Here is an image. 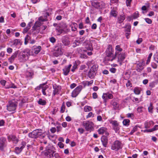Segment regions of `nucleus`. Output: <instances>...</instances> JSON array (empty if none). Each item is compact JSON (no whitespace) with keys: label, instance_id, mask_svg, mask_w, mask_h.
I'll return each instance as SVG.
<instances>
[{"label":"nucleus","instance_id":"f257e3e1","mask_svg":"<svg viewBox=\"0 0 158 158\" xmlns=\"http://www.w3.org/2000/svg\"><path fill=\"white\" fill-rule=\"evenodd\" d=\"M30 51L28 49L22 51L19 54V60L22 62L26 61L28 59L29 56L30 55Z\"/></svg>","mask_w":158,"mask_h":158},{"label":"nucleus","instance_id":"f03ea898","mask_svg":"<svg viewBox=\"0 0 158 158\" xmlns=\"http://www.w3.org/2000/svg\"><path fill=\"white\" fill-rule=\"evenodd\" d=\"M43 134V131L41 129H37L34 130L28 134L29 137L36 138L41 135Z\"/></svg>","mask_w":158,"mask_h":158},{"label":"nucleus","instance_id":"7ed1b4c3","mask_svg":"<svg viewBox=\"0 0 158 158\" xmlns=\"http://www.w3.org/2000/svg\"><path fill=\"white\" fill-rule=\"evenodd\" d=\"M82 125L87 131L90 132L93 129V123L92 122L89 121H83Z\"/></svg>","mask_w":158,"mask_h":158},{"label":"nucleus","instance_id":"20e7f679","mask_svg":"<svg viewBox=\"0 0 158 158\" xmlns=\"http://www.w3.org/2000/svg\"><path fill=\"white\" fill-rule=\"evenodd\" d=\"M45 148V150L43 152L44 155L49 158L53 157L54 156L53 154L55 152L49 148L48 147H47Z\"/></svg>","mask_w":158,"mask_h":158},{"label":"nucleus","instance_id":"39448f33","mask_svg":"<svg viewBox=\"0 0 158 158\" xmlns=\"http://www.w3.org/2000/svg\"><path fill=\"white\" fill-rule=\"evenodd\" d=\"M122 148L121 143L118 140H116L112 144L111 147L112 150L118 151Z\"/></svg>","mask_w":158,"mask_h":158},{"label":"nucleus","instance_id":"423d86ee","mask_svg":"<svg viewBox=\"0 0 158 158\" xmlns=\"http://www.w3.org/2000/svg\"><path fill=\"white\" fill-rule=\"evenodd\" d=\"M82 88V86L81 85H79L73 91L71 95L72 97L73 98L76 97L80 93Z\"/></svg>","mask_w":158,"mask_h":158},{"label":"nucleus","instance_id":"0eeeda50","mask_svg":"<svg viewBox=\"0 0 158 158\" xmlns=\"http://www.w3.org/2000/svg\"><path fill=\"white\" fill-rule=\"evenodd\" d=\"M40 26V22H36L35 23L31 29L34 34H37L39 32Z\"/></svg>","mask_w":158,"mask_h":158},{"label":"nucleus","instance_id":"6e6552de","mask_svg":"<svg viewBox=\"0 0 158 158\" xmlns=\"http://www.w3.org/2000/svg\"><path fill=\"white\" fill-rule=\"evenodd\" d=\"M6 146V140L5 137H3L0 138V150L2 151L5 148Z\"/></svg>","mask_w":158,"mask_h":158},{"label":"nucleus","instance_id":"1a4fd4ad","mask_svg":"<svg viewBox=\"0 0 158 158\" xmlns=\"http://www.w3.org/2000/svg\"><path fill=\"white\" fill-rule=\"evenodd\" d=\"M102 98L104 100V102L105 104L106 105V102L109 99H112L113 98V96L112 94L109 93H104L102 96Z\"/></svg>","mask_w":158,"mask_h":158},{"label":"nucleus","instance_id":"9d476101","mask_svg":"<svg viewBox=\"0 0 158 158\" xmlns=\"http://www.w3.org/2000/svg\"><path fill=\"white\" fill-rule=\"evenodd\" d=\"M62 42L65 46H69L70 44L69 39L67 35H65L62 37Z\"/></svg>","mask_w":158,"mask_h":158},{"label":"nucleus","instance_id":"9b49d317","mask_svg":"<svg viewBox=\"0 0 158 158\" xmlns=\"http://www.w3.org/2000/svg\"><path fill=\"white\" fill-rule=\"evenodd\" d=\"M90 2L92 6L97 9H99L102 8V4L96 1H92Z\"/></svg>","mask_w":158,"mask_h":158},{"label":"nucleus","instance_id":"f8f14e48","mask_svg":"<svg viewBox=\"0 0 158 158\" xmlns=\"http://www.w3.org/2000/svg\"><path fill=\"white\" fill-rule=\"evenodd\" d=\"M84 45L85 48L87 50L91 51L93 50V48L92 44L90 41L87 40H85L84 43Z\"/></svg>","mask_w":158,"mask_h":158},{"label":"nucleus","instance_id":"ddd939ff","mask_svg":"<svg viewBox=\"0 0 158 158\" xmlns=\"http://www.w3.org/2000/svg\"><path fill=\"white\" fill-rule=\"evenodd\" d=\"M112 52V50H107V49H106V54L107 55V56L108 57H110V58L108 59V61H112L115 58V55L114 56H112L113 55Z\"/></svg>","mask_w":158,"mask_h":158},{"label":"nucleus","instance_id":"4468645a","mask_svg":"<svg viewBox=\"0 0 158 158\" xmlns=\"http://www.w3.org/2000/svg\"><path fill=\"white\" fill-rule=\"evenodd\" d=\"M72 64H69L68 66H65L64 68L63 69V73L65 76H67L68 75L70 71V69L72 66Z\"/></svg>","mask_w":158,"mask_h":158},{"label":"nucleus","instance_id":"2eb2a0df","mask_svg":"<svg viewBox=\"0 0 158 158\" xmlns=\"http://www.w3.org/2000/svg\"><path fill=\"white\" fill-rule=\"evenodd\" d=\"M118 54V61H120L121 62L123 61L126 57V55L125 53H124L122 52L120 54H118V52H116L115 56Z\"/></svg>","mask_w":158,"mask_h":158},{"label":"nucleus","instance_id":"dca6fc26","mask_svg":"<svg viewBox=\"0 0 158 158\" xmlns=\"http://www.w3.org/2000/svg\"><path fill=\"white\" fill-rule=\"evenodd\" d=\"M9 141L11 140L13 142V143L16 144L19 141V139L14 135H9L7 138Z\"/></svg>","mask_w":158,"mask_h":158},{"label":"nucleus","instance_id":"f3484780","mask_svg":"<svg viewBox=\"0 0 158 158\" xmlns=\"http://www.w3.org/2000/svg\"><path fill=\"white\" fill-rule=\"evenodd\" d=\"M53 87L54 89L53 91V94L54 96H55L56 94L59 93V91L60 90L61 88L60 86L57 85L56 84L53 85Z\"/></svg>","mask_w":158,"mask_h":158},{"label":"nucleus","instance_id":"a211bd4d","mask_svg":"<svg viewBox=\"0 0 158 158\" xmlns=\"http://www.w3.org/2000/svg\"><path fill=\"white\" fill-rule=\"evenodd\" d=\"M107 129L105 127H102L99 129L98 131V133L100 134H103L105 133V135L108 136L109 133L107 131Z\"/></svg>","mask_w":158,"mask_h":158},{"label":"nucleus","instance_id":"6ab92c4d","mask_svg":"<svg viewBox=\"0 0 158 158\" xmlns=\"http://www.w3.org/2000/svg\"><path fill=\"white\" fill-rule=\"evenodd\" d=\"M107 136L103 135L101 138V142L103 145L105 147H107V145L108 142V139L107 137Z\"/></svg>","mask_w":158,"mask_h":158},{"label":"nucleus","instance_id":"aec40b11","mask_svg":"<svg viewBox=\"0 0 158 158\" xmlns=\"http://www.w3.org/2000/svg\"><path fill=\"white\" fill-rule=\"evenodd\" d=\"M125 18L126 15L123 13L119 15L117 18V23H122Z\"/></svg>","mask_w":158,"mask_h":158},{"label":"nucleus","instance_id":"412c9836","mask_svg":"<svg viewBox=\"0 0 158 158\" xmlns=\"http://www.w3.org/2000/svg\"><path fill=\"white\" fill-rule=\"evenodd\" d=\"M18 105V102L14 100H13L9 101L8 105H7V107L9 106L11 107L15 108L16 109V107Z\"/></svg>","mask_w":158,"mask_h":158},{"label":"nucleus","instance_id":"4be33fe9","mask_svg":"<svg viewBox=\"0 0 158 158\" xmlns=\"http://www.w3.org/2000/svg\"><path fill=\"white\" fill-rule=\"evenodd\" d=\"M62 54V52L60 48H57L54 52L53 55L56 57H58Z\"/></svg>","mask_w":158,"mask_h":158},{"label":"nucleus","instance_id":"5701e85b","mask_svg":"<svg viewBox=\"0 0 158 158\" xmlns=\"http://www.w3.org/2000/svg\"><path fill=\"white\" fill-rule=\"evenodd\" d=\"M117 10V8H113L110 12V15L111 16L116 17L118 14Z\"/></svg>","mask_w":158,"mask_h":158},{"label":"nucleus","instance_id":"b1692460","mask_svg":"<svg viewBox=\"0 0 158 158\" xmlns=\"http://www.w3.org/2000/svg\"><path fill=\"white\" fill-rule=\"evenodd\" d=\"M18 52L19 51H15L13 54V55L8 60L10 63H12L15 59L16 57L18 54Z\"/></svg>","mask_w":158,"mask_h":158},{"label":"nucleus","instance_id":"393cba45","mask_svg":"<svg viewBox=\"0 0 158 158\" xmlns=\"http://www.w3.org/2000/svg\"><path fill=\"white\" fill-rule=\"evenodd\" d=\"M41 47L40 46H34L32 47V49L34 50V53L35 54H38L40 51Z\"/></svg>","mask_w":158,"mask_h":158},{"label":"nucleus","instance_id":"a878e982","mask_svg":"<svg viewBox=\"0 0 158 158\" xmlns=\"http://www.w3.org/2000/svg\"><path fill=\"white\" fill-rule=\"evenodd\" d=\"M24 147V145L22 143V145L20 147H16L15 148V152L17 154H19L22 151L23 148Z\"/></svg>","mask_w":158,"mask_h":158},{"label":"nucleus","instance_id":"bb28decb","mask_svg":"<svg viewBox=\"0 0 158 158\" xmlns=\"http://www.w3.org/2000/svg\"><path fill=\"white\" fill-rule=\"evenodd\" d=\"M154 124V122L152 121H150L149 122H146L144 123L145 128H149L151 125H153Z\"/></svg>","mask_w":158,"mask_h":158},{"label":"nucleus","instance_id":"cd10ccee","mask_svg":"<svg viewBox=\"0 0 158 158\" xmlns=\"http://www.w3.org/2000/svg\"><path fill=\"white\" fill-rule=\"evenodd\" d=\"M96 74L95 72H94L89 70L88 72V76L90 78H93L95 77Z\"/></svg>","mask_w":158,"mask_h":158},{"label":"nucleus","instance_id":"c85d7f7f","mask_svg":"<svg viewBox=\"0 0 158 158\" xmlns=\"http://www.w3.org/2000/svg\"><path fill=\"white\" fill-rule=\"evenodd\" d=\"M56 31L57 32V35H60L64 31V30L61 28H60L59 26L56 27Z\"/></svg>","mask_w":158,"mask_h":158},{"label":"nucleus","instance_id":"c756f323","mask_svg":"<svg viewBox=\"0 0 158 158\" xmlns=\"http://www.w3.org/2000/svg\"><path fill=\"white\" fill-rule=\"evenodd\" d=\"M98 69V65L97 64H95L93 65L91 67L90 70L91 71L93 72H95V73H97V71Z\"/></svg>","mask_w":158,"mask_h":158},{"label":"nucleus","instance_id":"7c9ffc66","mask_svg":"<svg viewBox=\"0 0 158 158\" xmlns=\"http://www.w3.org/2000/svg\"><path fill=\"white\" fill-rule=\"evenodd\" d=\"M124 28H126L125 31L130 32L131 31V26L130 23H128L125 25Z\"/></svg>","mask_w":158,"mask_h":158},{"label":"nucleus","instance_id":"2f4dec72","mask_svg":"<svg viewBox=\"0 0 158 158\" xmlns=\"http://www.w3.org/2000/svg\"><path fill=\"white\" fill-rule=\"evenodd\" d=\"M111 104L114 109H118L119 106V104L115 100H113L111 101Z\"/></svg>","mask_w":158,"mask_h":158},{"label":"nucleus","instance_id":"473e14b6","mask_svg":"<svg viewBox=\"0 0 158 158\" xmlns=\"http://www.w3.org/2000/svg\"><path fill=\"white\" fill-rule=\"evenodd\" d=\"M140 91L139 88L138 87H135L134 89V93L137 95L139 94L140 93Z\"/></svg>","mask_w":158,"mask_h":158},{"label":"nucleus","instance_id":"72a5a7b5","mask_svg":"<svg viewBox=\"0 0 158 158\" xmlns=\"http://www.w3.org/2000/svg\"><path fill=\"white\" fill-rule=\"evenodd\" d=\"M38 103L40 105H45L46 101L45 100H43L41 98H40L38 101Z\"/></svg>","mask_w":158,"mask_h":158},{"label":"nucleus","instance_id":"f704fd0d","mask_svg":"<svg viewBox=\"0 0 158 158\" xmlns=\"http://www.w3.org/2000/svg\"><path fill=\"white\" fill-rule=\"evenodd\" d=\"M157 82L156 81H152L149 83V86L151 88L155 87V85L157 84Z\"/></svg>","mask_w":158,"mask_h":158},{"label":"nucleus","instance_id":"c9c22d12","mask_svg":"<svg viewBox=\"0 0 158 158\" xmlns=\"http://www.w3.org/2000/svg\"><path fill=\"white\" fill-rule=\"evenodd\" d=\"M110 123L113 126V127H117L118 126V123L115 120H111L110 121Z\"/></svg>","mask_w":158,"mask_h":158},{"label":"nucleus","instance_id":"e433bc0d","mask_svg":"<svg viewBox=\"0 0 158 158\" xmlns=\"http://www.w3.org/2000/svg\"><path fill=\"white\" fill-rule=\"evenodd\" d=\"M60 28H61L62 29L64 30V29L67 28V26L66 24L64 23H61L60 25L59 26Z\"/></svg>","mask_w":158,"mask_h":158},{"label":"nucleus","instance_id":"4c0bfd02","mask_svg":"<svg viewBox=\"0 0 158 158\" xmlns=\"http://www.w3.org/2000/svg\"><path fill=\"white\" fill-rule=\"evenodd\" d=\"M130 120L128 119H124L123 121V123L124 125L128 126L129 125Z\"/></svg>","mask_w":158,"mask_h":158},{"label":"nucleus","instance_id":"58836bf2","mask_svg":"<svg viewBox=\"0 0 158 158\" xmlns=\"http://www.w3.org/2000/svg\"><path fill=\"white\" fill-rule=\"evenodd\" d=\"M138 127V126L137 125L135 126V127H134L133 128V129L131 131L130 134L131 135H132L136 131H137V127Z\"/></svg>","mask_w":158,"mask_h":158},{"label":"nucleus","instance_id":"ea45409f","mask_svg":"<svg viewBox=\"0 0 158 158\" xmlns=\"http://www.w3.org/2000/svg\"><path fill=\"white\" fill-rule=\"evenodd\" d=\"M77 68V64L76 62H75L73 64V66L72 68L71 69V71L73 72H74L75 69Z\"/></svg>","mask_w":158,"mask_h":158},{"label":"nucleus","instance_id":"a19ab883","mask_svg":"<svg viewBox=\"0 0 158 158\" xmlns=\"http://www.w3.org/2000/svg\"><path fill=\"white\" fill-rule=\"evenodd\" d=\"M20 43V40L19 39L15 40L13 42V44L16 46Z\"/></svg>","mask_w":158,"mask_h":158},{"label":"nucleus","instance_id":"79ce46f5","mask_svg":"<svg viewBox=\"0 0 158 158\" xmlns=\"http://www.w3.org/2000/svg\"><path fill=\"white\" fill-rule=\"evenodd\" d=\"M145 65V63L144 61H143L141 62H140L137 64L138 67L139 68H144L143 67Z\"/></svg>","mask_w":158,"mask_h":158},{"label":"nucleus","instance_id":"37998d69","mask_svg":"<svg viewBox=\"0 0 158 158\" xmlns=\"http://www.w3.org/2000/svg\"><path fill=\"white\" fill-rule=\"evenodd\" d=\"M152 53H151L149 54V55L148 56V59L147 61L146 62V64H148L150 62V59L151 58V57L152 56Z\"/></svg>","mask_w":158,"mask_h":158},{"label":"nucleus","instance_id":"c03bdc74","mask_svg":"<svg viewBox=\"0 0 158 158\" xmlns=\"http://www.w3.org/2000/svg\"><path fill=\"white\" fill-rule=\"evenodd\" d=\"M139 16V14L138 12H135L132 15V18L134 19H137Z\"/></svg>","mask_w":158,"mask_h":158},{"label":"nucleus","instance_id":"a18cd8bd","mask_svg":"<svg viewBox=\"0 0 158 158\" xmlns=\"http://www.w3.org/2000/svg\"><path fill=\"white\" fill-rule=\"evenodd\" d=\"M154 60L158 63V53H156L154 56Z\"/></svg>","mask_w":158,"mask_h":158},{"label":"nucleus","instance_id":"49530a36","mask_svg":"<svg viewBox=\"0 0 158 158\" xmlns=\"http://www.w3.org/2000/svg\"><path fill=\"white\" fill-rule=\"evenodd\" d=\"M115 49L119 52H122L123 50V49L120 48L119 45H117L116 46Z\"/></svg>","mask_w":158,"mask_h":158},{"label":"nucleus","instance_id":"de8ad7c7","mask_svg":"<svg viewBox=\"0 0 158 158\" xmlns=\"http://www.w3.org/2000/svg\"><path fill=\"white\" fill-rule=\"evenodd\" d=\"M29 36L28 35H27L26 36L25 38V41H24V44L25 45H26L28 43V40L29 39Z\"/></svg>","mask_w":158,"mask_h":158},{"label":"nucleus","instance_id":"09e8293b","mask_svg":"<svg viewBox=\"0 0 158 158\" xmlns=\"http://www.w3.org/2000/svg\"><path fill=\"white\" fill-rule=\"evenodd\" d=\"M145 21L148 24H150L152 23V21L148 18H146L144 19Z\"/></svg>","mask_w":158,"mask_h":158},{"label":"nucleus","instance_id":"8fccbe9b","mask_svg":"<svg viewBox=\"0 0 158 158\" xmlns=\"http://www.w3.org/2000/svg\"><path fill=\"white\" fill-rule=\"evenodd\" d=\"M132 0H126V4L127 6H130L131 2Z\"/></svg>","mask_w":158,"mask_h":158},{"label":"nucleus","instance_id":"3c124183","mask_svg":"<svg viewBox=\"0 0 158 158\" xmlns=\"http://www.w3.org/2000/svg\"><path fill=\"white\" fill-rule=\"evenodd\" d=\"M126 85L127 87H131L132 86V84L130 80H128L127 83L126 84Z\"/></svg>","mask_w":158,"mask_h":158},{"label":"nucleus","instance_id":"603ef678","mask_svg":"<svg viewBox=\"0 0 158 158\" xmlns=\"http://www.w3.org/2000/svg\"><path fill=\"white\" fill-rule=\"evenodd\" d=\"M49 40L51 43H54L56 42V39L54 37H52L49 38Z\"/></svg>","mask_w":158,"mask_h":158},{"label":"nucleus","instance_id":"864d4df0","mask_svg":"<svg viewBox=\"0 0 158 158\" xmlns=\"http://www.w3.org/2000/svg\"><path fill=\"white\" fill-rule=\"evenodd\" d=\"M94 116V114H93L92 112H90L88 113L86 117L87 118H88L91 117H93Z\"/></svg>","mask_w":158,"mask_h":158},{"label":"nucleus","instance_id":"5fc2aeb1","mask_svg":"<svg viewBox=\"0 0 158 158\" xmlns=\"http://www.w3.org/2000/svg\"><path fill=\"white\" fill-rule=\"evenodd\" d=\"M127 117L128 118H133L134 117V114L132 113H128L127 114Z\"/></svg>","mask_w":158,"mask_h":158},{"label":"nucleus","instance_id":"6e6d98bb","mask_svg":"<svg viewBox=\"0 0 158 158\" xmlns=\"http://www.w3.org/2000/svg\"><path fill=\"white\" fill-rule=\"evenodd\" d=\"M116 69L115 68H112L110 69V71L112 73H114L116 72Z\"/></svg>","mask_w":158,"mask_h":158},{"label":"nucleus","instance_id":"4d7b16f0","mask_svg":"<svg viewBox=\"0 0 158 158\" xmlns=\"http://www.w3.org/2000/svg\"><path fill=\"white\" fill-rule=\"evenodd\" d=\"M58 145L60 148H63L64 147L63 143L61 142H59L58 143Z\"/></svg>","mask_w":158,"mask_h":158},{"label":"nucleus","instance_id":"13d9d810","mask_svg":"<svg viewBox=\"0 0 158 158\" xmlns=\"http://www.w3.org/2000/svg\"><path fill=\"white\" fill-rule=\"evenodd\" d=\"M151 66L152 68L154 69H156L157 67V65L155 63L152 62V63Z\"/></svg>","mask_w":158,"mask_h":158},{"label":"nucleus","instance_id":"bf43d9fd","mask_svg":"<svg viewBox=\"0 0 158 158\" xmlns=\"http://www.w3.org/2000/svg\"><path fill=\"white\" fill-rule=\"evenodd\" d=\"M80 57L81 58L86 59L88 57V56L86 54H81Z\"/></svg>","mask_w":158,"mask_h":158},{"label":"nucleus","instance_id":"052dcab7","mask_svg":"<svg viewBox=\"0 0 158 158\" xmlns=\"http://www.w3.org/2000/svg\"><path fill=\"white\" fill-rule=\"evenodd\" d=\"M142 38H139L136 40V42L138 44H139L142 41Z\"/></svg>","mask_w":158,"mask_h":158},{"label":"nucleus","instance_id":"680f3d73","mask_svg":"<svg viewBox=\"0 0 158 158\" xmlns=\"http://www.w3.org/2000/svg\"><path fill=\"white\" fill-rule=\"evenodd\" d=\"M51 132L53 133H55L56 131V129L55 127H52L50 130Z\"/></svg>","mask_w":158,"mask_h":158},{"label":"nucleus","instance_id":"e2e57ef3","mask_svg":"<svg viewBox=\"0 0 158 158\" xmlns=\"http://www.w3.org/2000/svg\"><path fill=\"white\" fill-rule=\"evenodd\" d=\"M78 27L80 29H82L84 28L83 24L82 23H79L78 26Z\"/></svg>","mask_w":158,"mask_h":158},{"label":"nucleus","instance_id":"0e129e2a","mask_svg":"<svg viewBox=\"0 0 158 158\" xmlns=\"http://www.w3.org/2000/svg\"><path fill=\"white\" fill-rule=\"evenodd\" d=\"M78 131L80 134H82L84 132V130L82 128H79L78 129Z\"/></svg>","mask_w":158,"mask_h":158},{"label":"nucleus","instance_id":"69168bd1","mask_svg":"<svg viewBox=\"0 0 158 158\" xmlns=\"http://www.w3.org/2000/svg\"><path fill=\"white\" fill-rule=\"evenodd\" d=\"M92 97L94 99H96V98H97L98 97V95L95 92L93 94Z\"/></svg>","mask_w":158,"mask_h":158},{"label":"nucleus","instance_id":"338daca9","mask_svg":"<svg viewBox=\"0 0 158 158\" xmlns=\"http://www.w3.org/2000/svg\"><path fill=\"white\" fill-rule=\"evenodd\" d=\"M6 83V81L5 80H2L0 81V83L1 84L3 85L4 86Z\"/></svg>","mask_w":158,"mask_h":158},{"label":"nucleus","instance_id":"774afa93","mask_svg":"<svg viewBox=\"0 0 158 158\" xmlns=\"http://www.w3.org/2000/svg\"><path fill=\"white\" fill-rule=\"evenodd\" d=\"M77 86V84L75 83H73L71 84L70 85V87L71 89H72L74 88Z\"/></svg>","mask_w":158,"mask_h":158}]
</instances>
